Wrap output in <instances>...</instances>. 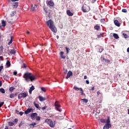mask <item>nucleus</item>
<instances>
[{
  "label": "nucleus",
  "mask_w": 129,
  "mask_h": 129,
  "mask_svg": "<svg viewBox=\"0 0 129 129\" xmlns=\"http://www.w3.org/2000/svg\"><path fill=\"white\" fill-rule=\"evenodd\" d=\"M23 78H24V80L26 82H30V81L33 82V81L37 80V76L29 72H26L24 74Z\"/></svg>",
  "instance_id": "f257e3e1"
},
{
  "label": "nucleus",
  "mask_w": 129,
  "mask_h": 129,
  "mask_svg": "<svg viewBox=\"0 0 129 129\" xmlns=\"http://www.w3.org/2000/svg\"><path fill=\"white\" fill-rule=\"evenodd\" d=\"M46 24L48 28L53 32V33H57V28L54 25V22L52 20H49L46 22Z\"/></svg>",
  "instance_id": "f03ea898"
},
{
  "label": "nucleus",
  "mask_w": 129,
  "mask_h": 129,
  "mask_svg": "<svg viewBox=\"0 0 129 129\" xmlns=\"http://www.w3.org/2000/svg\"><path fill=\"white\" fill-rule=\"evenodd\" d=\"M45 122L48 124L50 127H55V122H53L51 119H46Z\"/></svg>",
  "instance_id": "7ed1b4c3"
},
{
  "label": "nucleus",
  "mask_w": 129,
  "mask_h": 129,
  "mask_svg": "<svg viewBox=\"0 0 129 129\" xmlns=\"http://www.w3.org/2000/svg\"><path fill=\"white\" fill-rule=\"evenodd\" d=\"M28 92H22L18 94V99H22V98H26L28 96Z\"/></svg>",
  "instance_id": "20e7f679"
},
{
  "label": "nucleus",
  "mask_w": 129,
  "mask_h": 129,
  "mask_svg": "<svg viewBox=\"0 0 129 129\" xmlns=\"http://www.w3.org/2000/svg\"><path fill=\"white\" fill-rule=\"evenodd\" d=\"M83 13H87L90 11V7L88 5H84L82 8Z\"/></svg>",
  "instance_id": "39448f33"
},
{
  "label": "nucleus",
  "mask_w": 129,
  "mask_h": 129,
  "mask_svg": "<svg viewBox=\"0 0 129 129\" xmlns=\"http://www.w3.org/2000/svg\"><path fill=\"white\" fill-rule=\"evenodd\" d=\"M55 108H56L57 110L59 111V112H61L62 111V109H59L60 107V104L59 103V102L58 101H55V104H54Z\"/></svg>",
  "instance_id": "423d86ee"
},
{
  "label": "nucleus",
  "mask_w": 129,
  "mask_h": 129,
  "mask_svg": "<svg viewBox=\"0 0 129 129\" xmlns=\"http://www.w3.org/2000/svg\"><path fill=\"white\" fill-rule=\"evenodd\" d=\"M74 89L76 91H80V93L81 95H83V94L84 93V92H83V89H82V88H78L76 86H74Z\"/></svg>",
  "instance_id": "0eeeda50"
},
{
  "label": "nucleus",
  "mask_w": 129,
  "mask_h": 129,
  "mask_svg": "<svg viewBox=\"0 0 129 129\" xmlns=\"http://www.w3.org/2000/svg\"><path fill=\"white\" fill-rule=\"evenodd\" d=\"M46 4L47 6H49L50 7H54V2L52 0L47 1Z\"/></svg>",
  "instance_id": "6e6552de"
},
{
  "label": "nucleus",
  "mask_w": 129,
  "mask_h": 129,
  "mask_svg": "<svg viewBox=\"0 0 129 129\" xmlns=\"http://www.w3.org/2000/svg\"><path fill=\"white\" fill-rule=\"evenodd\" d=\"M30 116L33 120L36 119V116H38V114L37 113H32L31 114Z\"/></svg>",
  "instance_id": "1a4fd4ad"
},
{
  "label": "nucleus",
  "mask_w": 129,
  "mask_h": 129,
  "mask_svg": "<svg viewBox=\"0 0 129 129\" xmlns=\"http://www.w3.org/2000/svg\"><path fill=\"white\" fill-rule=\"evenodd\" d=\"M114 25H115L117 27H120V23L117 20H115L114 21Z\"/></svg>",
  "instance_id": "9d476101"
},
{
  "label": "nucleus",
  "mask_w": 129,
  "mask_h": 129,
  "mask_svg": "<svg viewBox=\"0 0 129 129\" xmlns=\"http://www.w3.org/2000/svg\"><path fill=\"white\" fill-rule=\"evenodd\" d=\"M14 9H17L19 7V3L18 2L12 3Z\"/></svg>",
  "instance_id": "9b49d317"
},
{
  "label": "nucleus",
  "mask_w": 129,
  "mask_h": 129,
  "mask_svg": "<svg viewBox=\"0 0 129 129\" xmlns=\"http://www.w3.org/2000/svg\"><path fill=\"white\" fill-rule=\"evenodd\" d=\"M73 74V73H72V71H69L68 73V74L66 77L67 79H68V78H69L71 76H72Z\"/></svg>",
  "instance_id": "f8f14e48"
},
{
  "label": "nucleus",
  "mask_w": 129,
  "mask_h": 129,
  "mask_svg": "<svg viewBox=\"0 0 129 129\" xmlns=\"http://www.w3.org/2000/svg\"><path fill=\"white\" fill-rule=\"evenodd\" d=\"M110 127H111V124H105L103 129H109Z\"/></svg>",
  "instance_id": "ddd939ff"
},
{
  "label": "nucleus",
  "mask_w": 129,
  "mask_h": 129,
  "mask_svg": "<svg viewBox=\"0 0 129 129\" xmlns=\"http://www.w3.org/2000/svg\"><path fill=\"white\" fill-rule=\"evenodd\" d=\"M32 110H33V109H32V108H28V109L25 111V114H29V113H30V112H31V111H32Z\"/></svg>",
  "instance_id": "4468645a"
},
{
  "label": "nucleus",
  "mask_w": 129,
  "mask_h": 129,
  "mask_svg": "<svg viewBox=\"0 0 129 129\" xmlns=\"http://www.w3.org/2000/svg\"><path fill=\"white\" fill-rule=\"evenodd\" d=\"M35 90V87L34 86H32L31 87H30L29 90V94H32V91H33V90Z\"/></svg>",
  "instance_id": "2eb2a0df"
},
{
  "label": "nucleus",
  "mask_w": 129,
  "mask_h": 129,
  "mask_svg": "<svg viewBox=\"0 0 129 129\" xmlns=\"http://www.w3.org/2000/svg\"><path fill=\"white\" fill-rule=\"evenodd\" d=\"M94 30H96V31H99V30H100V26L97 24L94 27Z\"/></svg>",
  "instance_id": "dca6fc26"
},
{
  "label": "nucleus",
  "mask_w": 129,
  "mask_h": 129,
  "mask_svg": "<svg viewBox=\"0 0 129 129\" xmlns=\"http://www.w3.org/2000/svg\"><path fill=\"white\" fill-rule=\"evenodd\" d=\"M67 14L69 17H72L74 15L73 13L71 12L70 10H67Z\"/></svg>",
  "instance_id": "f3484780"
},
{
  "label": "nucleus",
  "mask_w": 129,
  "mask_h": 129,
  "mask_svg": "<svg viewBox=\"0 0 129 129\" xmlns=\"http://www.w3.org/2000/svg\"><path fill=\"white\" fill-rule=\"evenodd\" d=\"M81 100L83 104H84V103H87V102H88V100L87 99H82Z\"/></svg>",
  "instance_id": "a211bd4d"
},
{
  "label": "nucleus",
  "mask_w": 129,
  "mask_h": 129,
  "mask_svg": "<svg viewBox=\"0 0 129 129\" xmlns=\"http://www.w3.org/2000/svg\"><path fill=\"white\" fill-rule=\"evenodd\" d=\"M39 98L40 101H45V100H46V98L43 97L41 96H39Z\"/></svg>",
  "instance_id": "6ab92c4d"
},
{
  "label": "nucleus",
  "mask_w": 129,
  "mask_h": 129,
  "mask_svg": "<svg viewBox=\"0 0 129 129\" xmlns=\"http://www.w3.org/2000/svg\"><path fill=\"white\" fill-rule=\"evenodd\" d=\"M63 54H64V52L60 51V55L62 59H65V58H66V56H64V55H63Z\"/></svg>",
  "instance_id": "aec40b11"
},
{
  "label": "nucleus",
  "mask_w": 129,
  "mask_h": 129,
  "mask_svg": "<svg viewBox=\"0 0 129 129\" xmlns=\"http://www.w3.org/2000/svg\"><path fill=\"white\" fill-rule=\"evenodd\" d=\"M33 104L36 108H38V109H40V105H39V104L36 103V102H34Z\"/></svg>",
  "instance_id": "412c9836"
},
{
  "label": "nucleus",
  "mask_w": 129,
  "mask_h": 129,
  "mask_svg": "<svg viewBox=\"0 0 129 129\" xmlns=\"http://www.w3.org/2000/svg\"><path fill=\"white\" fill-rule=\"evenodd\" d=\"M37 5H34V6H32L31 11H32V12L36 11V9H37Z\"/></svg>",
  "instance_id": "4be33fe9"
},
{
  "label": "nucleus",
  "mask_w": 129,
  "mask_h": 129,
  "mask_svg": "<svg viewBox=\"0 0 129 129\" xmlns=\"http://www.w3.org/2000/svg\"><path fill=\"white\" fill-rule=\"evenodd\" d=\"M16 50H15V49H11V50H10V54H11V55L16 54Z\"/></svg>",
  "instance_id": "5701e85b"
},
{
  "label": "nucleus",
  "mask_w": 129,
  "mask_h": 129,
  "mask_svg": "<svg viewBox=\"0 0 129 129\" xmlns=\"http://www.w3.org/2000/svg\"><path fill=\"white\" fill-rule=\"evenodd\" d=\"M6 65L8 67V68H9V67H11V61L10 60H7V62H6Z\"/></svg>",
  "instance_id": "b1692460"
},
{
  "label": "nucleus",
  "mask_w": 129,
  "mask_h": 129,
  "mask_svg": "<svg viewBox=\"0 0 129 129\" xmlns=\"http://www.w3.org/2000/svg\"><path fill=\"white\" fill-rule=\"evenodd\" d=\"M2 27H6L7 25V23H6V21L5 20L2 21Z\"/></svg>",
  "instance_id": "393cba45"
},
{
  "label": "nucleus",
  "mask_w": 129,
  "mask_h": 129,
  "mask_svg": "<svg viewBox=\"0 0 129 129\" xmlns=\"http://www.w3.org/2000/svg\"><path fill=\"white\" fill-rule=\"evenodd\" d=\"M8 125H9V126H13V125H15V123L12 121H9L8 122Z\"/></svg>",
  "instance_id": "a878e982"
},
{
  "label": "nucleus",
  "mask_w": 129,
  "mask_h": 129,
  "mask_svg": "<svg viewBox=\"0 0 129 129\" xmlns=\"http://www.w3.org/2000/svg\"><path fill=\"white\" fill-rule=\"evenodd\" d=\"M7 22H8L9 24H14V22L13 21L12 19H8Z\"/></svg>",
  "instance_id": "bb28decb"
},
{
  "label": "nucleus",
  "mask_w": 129,
  "mask_h": 129,
  "mask_svg": "<svg viewBox=\"0 0 129 129\" xmlns=\"http://www.w3.org/2000/svg\"><path fill=\"white\" fill-rule=\"evenodd\" d=\"M10 38H11V40H10V42H8V45L9 46H10V45H11V44H12V43H13V36H11Z\"/></svg>",
  "instance_id": "cd10ccee"
},
{
  "label": "nucleus",
  "mask_w": 129,
  "mask_h": 129,
  "mask_svg": "<svg viewBox=\"0 0 129 129\" xmlns=\"http://www.w3.org/2000/svg\"><path fill=\"white\" fill-rule=\"evenodd\" d=\"M113 37L115 38V39H119V37L118 36V35L116 33L113 34Z\"/></svg>",
  "instance_id": "c85d7f7f"
},
{
  "label": "nucleus",
  "mask_w": 129,
  "mask_h": 129,
  "mask_svg": "<svg viewBox=\"0 0 129 129\" xmlns=\"http://www.w3.org/2000/svg\"><path fill=\"white\" fill-rule=\"evenodd\" d=\"M14 89H15V88L14 87H10L9 88V91L12 93V92L14 91Z\"/></svg>",
  "instance_id": "c756f323"
},
{
  "label": "nucleus",
  "mask_w": 129,
  "mask_h": 129,
  "mask_svg": "<svg viewBox=\"0 0 129 129\" xmlns=\"http://www.w3.org/2000/svg\"><path fill=\"white\" fill-rule=\"evenodd\" d=\"M43 10L46 14H48V13H49V10L48 9V8H45Z\"/></svg>",
  "instance_id": "7c9ffc66"
},
{
  "label": "nucleus",
  "mask_w": 129,
  "mask_h": 129,
  "mask_svg": "<svg viewBox=\"0 0 129 129\" xmlns=\"http://www.w3.org/2000/svg\"><path fill=\"white\" fill-rule=\"evenodd\" d=\"M105 124H110V120H109V118H108L107 119Z\"/></svg>",
  "instance_id": "2f4dec72"
},
{
  "label": "nucleus",
  "mask_w": 129,
  "mask_h": 129,
  "mask_svg": "<svg viewBox=\"0 0 129 129\" xmlns=\"http://www.w3.org/2000/svg\"><path fill=\"white\" fill-rule=\"evenodd\" d=\"M0 52L1 53H3V52H4V46H3V45L0 46Z\"/></svg>",
  "instance_id": "473e14b6"
},
{
  "label": "nucleus",
  "mask_w": 129,
  "mask_h": 129,
  "mask_svg": "<svg viewBox=\"0 0 129 129\" xmlns=\"http://www.w3.org/2000/svg\"><path fill=\"white\" fill-rule=\"evenodd\" d=\"M0 92H1V93H5L6 91H5V89L1 88L0 89Z\"/></svg>",
  "instance_id": "72a5a7b5"
},
{
  "label": "nucleus",
  "mask_w": 129,
  "mask_h": 129,
  "mask_svg": "<svg viewBox=\"0 0 129 129\" xmlns=\"http://www.w3.org/2000/svg\"><path fill=\"white\" fill-rule=\"evenodd\" d=\"M14 97H15V94H14V93H11V94L10 95V98H14Z\"/></svg>",
  "instance_id": "f704fd0d"
},
{
  "label": "nucleus",
  "mask_w": 129,
  "mask_h": 129,
  "mask_svg": "<svg viewBox=\"0 0 129 129\" xmlns=\"http://www.w3.org/2000/svg\"><path fill=\"white\" fill-rule=\"evenodd\" d=\"M124 38H125V39H127V38H128V36H127V35L125 33H123L122 34Z\"/></svg>",
  "instance_id": "c9c22d12"
},
{
  "label": "nucleus",
  "mask_w": 129,
  "mask_h": 129,
  "mask_svg": "<svg viewBox=\"0 0 129 129\" xmlns=\"http://www.w3.org/2000/svg\"><path fill=\"white\" fill-rule=\"evenodd\" d=\"M4 80H9V77L8 76H4Z\"/></svg>",
  "instance_id": "e433bc0d"
},
{
  "label": "nucleus",
  "mask_w": 129,
  "mask_h": 129,
  "mask_svg": "<svg viewBox=\"0 0 129 129\" xmlns=\"http://www.w3.org/2000/svg\"><path fill=\"white\" fill-rule=\"evenodd\" d=\"M36 120H41V117L39 116H37L36 117H35Z\"/></svg>",
  "instance_id": "4c0bfd02"
},
{
  "label": "nucleus",
  "mask_w": 129,
  "mask_h": 129,
  "mask_svg": "<svg viewBox=\"0 0 129 129\" xmlns=\"http://www.w3.org/2000/svg\"><path fill=\"white\" fill-rule=\"evenodd\" d=\"M16 15V11H13L12 12L11 16L12 17H14Z\"/></svg>",
  "instance_id": "58836bf2"
},
{
  "label": "nucleus",
  "mask_w": 129,
  "mask_h": 129,
  "mask_svg": "<svg viewBox=\"0 0 129 129\" xmlns=\"http://www.w3.org/2000/svg\"><path fill=\"white\" fill-rule=\"evenodd\" d=\"M66 49L67 54H68V53H69V50H70V49H69V48L67 47H66Z\"/></svg>",
  "instance_id": "ea45409f"
},
{
  "label": "nucleus",
  "mask_w": 129,
  "mask_h": 129,
  "mask_svg": "<svg viewBox=\"0 0 129 129\" xmlns=\"http://www.w3.org/2000/svg\"><path fill=\"white\" fill-rule=\"evenodd\" d=\"M122 13H127V10L125 9H123L122 10Z\"/></svg>",
  "instance_id": "a19ab883"
},
{
  "label": "nucleus",
  "mask_w": 129,
  "mask_h": 129,
  "mask_svg": "<svg viewBox=\"0 0 129 129\" xmlns=\"http://www.w3.org/2000/svg\"><path fill=\"white\" fill-rule=\"evenodd\" d=\"M3 69H4V66H0V73H2V70H3Z\"/></svg>",
  "instance_id": "79ce46f5"
},
{
  "label": "nucleus",
  "mask_w": 129,
  "mask_h": 129,
  "mask_svg": "<svg viewBox=\"0 0 129 129\" xmlns=\"http://www.w3.org/2000/svg\"><path fill=\"white\" fill-rule=\"evenodd\" d=\"M103 35H104V33H101V34H100V35H98V38H100V37H103Z\"/></svg>",
  "instance_id": "37998d69"
},
{
  "label": "nucleus",
  "mask_w": 129,
  "mask_h": 129,
  "mask_svg": "<svg viewBox=\"0 0 129 129\" xmlns=\"http://www.w3.org/2000/svg\"><path fill=\"white\" fill-rule=\"evenodd\" d=\"M4 104H5V102H0V108L2 107V106H3V105H4Z\"/></svg>",
  "instance_id": "c03bdc74"
},
{
  "label": "nucleus",
  "mask_w": 129,
  "mask_h": 129,
  "mask_svg": "<svg viewBox=\"0 0 129 129\" xmlns=\"http://www.w3.org/2000/svg\"><path fill=\"white\" fill-rule=\"evenodd\" d=\"M41 90H42V91H43L44 92H46V89H45V88L41 87Z\"/></svg>",
  "instance_id": "a18cd8bd"
},
{
  "label": "nucleus",
  "mask_w": 129,
  "mask_h": 129,
  "mask_svg": "<svg viewBox=\"0 0 129 129\" xmlns=\"http://www.w3.org/2000/svg\"><path fill=\"white\" fill-rule=\"evenodd\" d=\"M100 121L102 122L103 123H104L105 122V119H100Z\"/></svg>",
  "instance_id": "49530a36"
},
{
  "label": "nucleus",
  "mask_w": 129,
  "mask_h": 129,
  "mask_svg": "<svg viewBox=\"0 0 129 129\" xmlns=\"http://www.w3.org/2000/svg\"><path fill=\"white\" fill-rule=\"evenodd\" d=\"M103 48H99V52H100V53H101V52H102V51H103Z\"/></svg>",
  "instance_id": "de8ad7c7"
},
{
  "label": "nucleus",
  "mask_w": 129,
  "mask_h": 129,
  "mask_svg": "<svg viewBox=\"0 0 129 129\" xmlns=\"http://www.w3.org/2000/svg\"><path fill=\"white\" fill-rule=\"evenodd\" d=\"M104 22H105L104 19H101L100 20V22H101V23H102L103 24H104Z\"/></svg>",
  "instance_id": "09e8293b"
},
{
  "label": "nucleus",
  "mask_w": 129,
  "mask_h": 129,
  "mask_svg": "<svg viewBox=\"0 0 129 129\" xmlns=\"http://www.w3.org/2000/svg\"><path fill=\"white\" fill-rule=\"evenodd\" d=\"M47 107H48L47 106H45L44 107H43L41 108L42 110H45V109H46V108H47Z\"/></svg>",
  "instance_id": "8fccbe9b"
},
{
  "label": "nucleus",
  "mask_w": 129,
  "mask_h": 129,
  "mask_svg": "<svg viewBox=\"0 0 129 129\" xmlns=\"http://www.w3.org/2000/svg\"><path fill=\"white\" fill-rule=\"evenodd\" d=\"M104 61L106 63H109V62H110V60H109L107 59H106Z\"/></svg>",
  "instance_id": "3c124183"
},
{
  "label": "nucleus",
  "mask_w": 129,
  "mask_h": 129,
  "mask_svg": "<svg viewBox=\"0 0 129 129\" xmlns=\"http://www.w3.org/2000/svg\"><path fill=\"white\" fill-rule=\"evenodd\" d=\"M36 124H37V123H36L35 122H32V123L30 124V125H33V126H34V125H36Z\"/></svg>",
  "instance_id": "603ef678"
},
{
  "label": "nucleus",
  "mask_w": 129,
  "mask_h": 129,
  "mask_svg": "<svg viewBox=\"0 0 129 129\" xmlns=\"http://www.w3.org/2000/svg\"><path fill=\"white\" fill-rule=\"evenodd\" d=\"M18 94H19V92H16L14 94L15 97H16V96H18Z\"/></svg>",
  "instance_id": "864d4df0"
},
{
  "label": "nucleus",
  "mask_w": 129,
  "mask_h": 129,
  "mask_svg": "<svg viewBox=\"0 0 129 129\" xmlns=\"http://www.w3.org/2000/svg\"><path fill=\"white\" fill-rule=\"evenodd\" d=\"M0 61H4V57L0 56Z\"/></svg>",
  "instance_id": "5fc2aeb1"
},
{
  "label": "nucleus",
  "mask_w": 129,
  "mask_h": 129,
  "mask_svg": "<svg viewBox=\"0 0 129 129\" xmlns=\"http://www.w3.org/2000/svg\"><path fill=\"white\" fill-rule=\"evenodd\" d=\"M15 112L16 113H17V114H19L20 113V111H19V110H15Z\"/></svg>",
  "instance_id": "6e6d98bb"
},
{
  "label": "nucleus",
  "mask_w": 129,
  "mask_h": 129,
  "mask_svg": "<svg viewBox=\"0 0 129 129\" xmlns=\"http://www.w3.org/2000/svg\"><path fill=\"white\" fill-rule=\"evenodd\" d=\"M74 49H75V50H76V49H77V45L76 44H75Z\"/></svg>",
  "instance_id": "4d7b16f0"
},
{
  "label": "nucleus",
  "mask_w": 129,
  "mask_h": 129,
  "mask_svg": "<svg viewBox=\"0 0 129 129\" xmlns=\"http://www.w3.org/2000/svg\"><path fill=\"white\" fill-rule=\"evenodd\" d=\"M14 121H15V122L17 123V122H18V121H19V119H14Z\"/></svg>",
  "instance_id": "13d9d810"
},
{
  "label": "nucleus",
  "mask_w": 129,
  "mask_h": 129,
  "mask_svg": "<svg viewBox=\"0 0 129 129\" xmlns=\"http://www.w3.org/2000/svg\"><path fill=\"white\" fill-rule=\"evenodd\" d=\"M13 74H14V75H17V74H18V72H14Z\"/></svg>",
  "instance_id": "bf43d9fd"
},
{
  "label": "nucleus",
  "mask_w": 129,
  "mask_h": 129,
  "mask_svg": "<svg viewBox=\"0 0 129 129\" xmlns=\"http://www.w3.org/2000/svg\"><path fill=\"white\" fill-rule=\"evenodd\" d=\"M86 83L87 84H89V80H87L86 81Z\"/></svg>",
  "instance_id": "052dcab7"
},
{
  "label": "nucleus",
  "mask_w": 129,
  "mask_h": 129,
  "mask_svg": "<svg viewBox=\"0 0 129 129\" xmlns=\"http://www.w3.org/2000/svg\"><path fill=\"white\" fill-rule=\"evenodd\" d=\"M20 115H22L23 114H24V112H19V114Z\"/></svg>",
  "instance_id": "680f3d73"
},
{
  "label": "nucleus",
  "mask_w": 129,
  "mask_h": 129,
  "mask_svg": "<svg viewBox=\"0 0 129 129\" xmlns=\"http://www.w3.org/2000/svg\"><path fill=\"white\" fill-rule=\"evenodd\" d=\"M23 68H27V66L25 63H23Z\"/></svg>",
  "instance_id": "e2e57ef3"
},
{
  "label": "nucleus",
  "mask_w": 129,
  "mask_h": 129,
  "mask_svg": "<svg viewBox=\"0 0 129 129\" xmlns=\"http://www.w3.org/2000/svg\"><path fill=\"white\" fill-rule=\"evenodd\" d=\"M3 85V82L0 80V87Z\"/></svg>",
  "instance_id": "0e129e2a"
},
{
  "label": "nucleus",
  "mask_w": 129,
  "mask_h": 129,
  "mask_svg": "<svg viewBox=\"0 0 129 129\" xmlns=\"http://www.w3.org/2000/svg\"><path fill=\"white\" fill-rule=\"evenodd\" d=\"M97 95H98H98H99V94H101L100 92L98 91V92H97Z\"/></svg>",
  "instance_id": "69168bd1"
},
{
  "label": "nucleus",
  "mask_w": 129,
  "mask_h": 129,
  "mask_svg": "<svg viewBox=\"0 0 129 129\" xmlns=\"http://www.w3.org/2000/svg\"><path fill=\"white\" fill-rule=\"evenodd\" d=\"M101 59H102V60H103V61H105V58H104V57H101Z\"/></svg>",
  "instance_id": "338daca9"
},
{
  "label": "nucleus",
  "mask_w": 129,
  "mask_h": 129,
  "mask_svg": "<svg viewBox=\"0 0 129 129\" xmlns=\"http://www.w3.org/2000/svg\"><path fill=\"white\" fill-rule=\"evenodd\" d=\"M4 129H9V126H5V128Z\"/></svg>",
  "instance_id": "774afa93"
}]
</instances>
